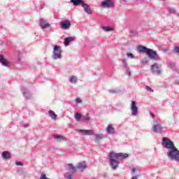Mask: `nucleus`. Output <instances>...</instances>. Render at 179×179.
Masks as SVG:
<instances>
[{"label": "nucleus", "instance_id": "obj_1", "mask_svg": "<svg viewBox=\"0 0 179 179\" xmlns=\"http://www.w3.org/2000/svg\"><path fill=\"white\" fill-rule=\"evenodd\" d=\"M108 156L110 169L113 170H117V169L120 167V159H127V157H128V154H124L122 152L115 153L114 152H110L108 154Z\"/></svg>", "mask_w": 179, "mask_h": 179}, {"label": "nucleus", "instance_id": "obj_2", "mask_svg": "<svg viewBox=\"0 0 179 179\" xmlns=\"http://www.w3.org/2000/svg\"><path fill=\"white\" fill-rule=\"evenodd\" d=\"M137 50L140 52L146 54V55H148L150 59H155V61H159V59H160V57H159V55H157L156 51L150 48H148L146 46L138 45L137 46Z\"/></svg>", "mask_w": 179, "mask_h": 179}, {"label": "nucleus", "instance_id": "obj_3", "mask_svg": "<svg viewBox=\"0 0 179 179\" xmlns=\"http://www.w3.org/2000/svg\"><path fill=\"white\" fill-rule=\"evenodd\" d=\"M152 131L155 134H162L163 132V125L162 122L157 120H155L152 122Z\"/></svg>", "mask_w": 179, "mask_h": 179}, {"label": "nucleus", "instance_id": "obj_4", "mask_svg": "<svg viewBox=\"0 0 179 179\" xmlns=\"http://www.w3.org/2000/svg\"><path fill=\"white\" fill-rule=\"evenodd\" d=\"M62 48L61 46L55 45L53 47V52L52 55V59H61L62 58Z\"/></svg>", "mask_w": 179, "mask_h": 179}, {"label": "nucleus", "instance_id": "obj_5", "mask_svg": "<svg viewBox=\"0 0 179 179\" xmlns=\"http://www.w3.org/2000/svg\"><path fill=\"white\" fill-rule=\"evenodd\" d=\"M162 145L164 148H165V149H168V150H170L176 147V145H174V143H173L171 140L167 137H164L162 138Z\"/></svg>", "mask_w": 179, "mask_h": 179}, {"label": "nucleus", "instance_id": "obj_6", "mask_svg": "<svg viewBox=\"0 0 179 179\" xmlns=\"http://www.w3.org/2000/svg\"><path fill=\"white\" fill-rule=\"evenodd\" d=\"M151 72L153 75L159 76V75H162V65L157 63H154L151 66Z\"/></svg>", "mask_w": 179, "mask_h": 179}, {"label": "nucleus", "instance_id": "obj_7", "mask_svg": "<svg viewBox=\"0 0 179 179\" xmlns=\"http://www.w3.org/2000/svg\"><path fill=\"white\" fill-rule=\"evenodd\" d=\"M130 111H131V115L132 117H136V115H138L139 110L138 109V106H136V101H131V105H130Z\"/></svg>", "mask_w": 179, "mask_h": 179}, {"label": "nucleus", "instance_id": "obj_8", "mask_svg": "<svg viewBox=\"0 0 179 179\" xmlns=\"http://www.w3.org/2000/svg\"><path fill=\"white\" fill-rule=\"evenodd\" d=\"M139 177H141V170H139V169L133 167L131 169V179H139Z\"/></svg>", "mask_w": 179, "mask_h": 179}, {"label": "nucleus", "instance_id": "obj_9", "mask_svg": "<svg viewBox=\"0 0 179 179\" xmlns=\"http://www.w3.org/2000/svg\"><path fill=\"white\" fill-rule=\"evenodd\" d=\"M60 27L63 30H69V27H71V21L69 20L61 21Z\"/></svg>", "mask_w": 179, "mask_h": 179}, {"label": "nucleus", "instance_id": "obj_10", "mask_svg": "<svg viewBox=\"0 0 179 179\" xmlns=\"http://www.w3.org/2000/svg\"><path fill=\"white\" fill-rule=\"evenodd\" d=\"M122 64L123 68L125 69L126 75H127L128 76H131V70L129 69V66H128V63L127 62V59H123L122 60Z\"/></svg>", "mask_w": 179, "mask_h": 179}, {"label": "nucleus", "instance_id": "obj_11", "mask_svg": "<svg viewBox=\"0 0 179 179\" xmlns=\"http://www.w3.org/2000/svg\"><path fill=\"white\" fill-rule=\"evenodd\" d=\"M94 136H95L94 142L96 143H99V142L104 139V138H107V135L103 134H92Z\"/></svg>", "mask_w": 179, "mask_h": 179}, {"label": "nucleus", "instance_id": "obj_12", "mask_svg": "<svg viewBox=\"0 0 179 179\" xmlns=\"http://www.w3.org/2000/svg\"><path fill=\"white\" fill-rule=\"evenodd\" d=\"M106 134L108 135H114L115 134V129L114 126L111 124H109L106 128Z\"/></svg>", "mask_w": 179, "mask_h": 179}, {"label": "nucleus", "instance_id": "obj_13", "mask_svg": "<svg viewBox=\"0 0 179 179\" xmlns=\"http://www.w3.org/2000/svg\"><path fill=\"white\" fill-rule=\"evenodd\" d=\"M77 170H80V171H83L84 170H86L87 169V164H86V162H79L76 165Z\"/></svg>", "mask_w": 179, "mask_h": 179}, {"label": "nucleus", "instance_id": "obj_14", "mask_svg": "<svg viewBox=\"0 0 179 179\" xmlns=\"http://www.w3.org/2000/svg\"><path fill=\"white\" fill-rule=\"evenodd\" d=\"M113 5V0H105L101 3L102 8H111Z\"/></svg>", "mask_w": 179, "mask_h": 179}, {"label": "nucleus", "instance_id": "obj_15", "mask_svg": "<svg viewBox=\"0 0 179 179\" xmlns=\"http://www.w3.org/2000/svg\"><path fill=\"white\" fill-rule=\"evenodd\" d=\"M39 26L41 27V29H47L50 27V24L47 22V20H45L43 18H41L39 22Z\"/></svg>", "mask_w": 179, "mask_h": 179}, {"label": "nucleus", "instance_id": "obj_16", "mask_svg": "<svg viewBox=\"0 0 179 179\" xmlns=\"http://www.w3.org/2000/svg\"><path fill=\"white\" fill-rule=\"evenodd\" d=\"M21 91H22V93L24 97H25V99H27V100H29V99H30V97H31V95L30 94V92L27 88H24V87H22L21 89Z\"/></svg>", "mask_w": 179, "mask_h": 179}, {"label": "nucleus", "instance_id": "obj_17", "mask_svg": "<svg viewBox=\"0 0 179 179\" xmlns=\"http://www.w3.org/2000/svg\"><path fill=\"white\" fill-rule=\"evenodd\" d=\"M82 7L83 8L85 13H87V15H92V8H90V6H89L86 3H83Z\"/></svg>", "mask_w": 179, "mask_h": 179}, {"label": "nucleus", "instance_id": "obj_18", "mask_svg": "<svg viewBox=\"0 0 179 179\" xmlns=\"http://www.w3.org/2000/svg\"><path fill=\"white\" fill-rule=\"evenodd\" d=\"M78 132L79 134H83V135H94L93 130L78 129Z\"/></svg>", "mask_w": 179, "mask_h": 179}, {"label": "nucleus", "instance_id": "obj_19", "mask_svg": "<svg viewBox=\"0 0 179 179\" xmlns=\"http://www.w3.org/2000/svg\"><path fill=\"white\" fill-rule=\"evenodd\" d=\"M0 63L3 66L9 67V63L8 62V60H6V59H5V57L2 55H0Z\"/></svg>", "mask_w": 179, "mask_h": 179}, {"label": "nucleus", "instance_id": "obj_20", "mask_svg": "<svg viewBox=\"0 0 179 179\" xmlns=\"http://www.w3.org/2000/svg\"><path fill=\"white\" fill-rule=\"evenodd\" d=\"M70 2L73 3L74 6H79V5H81V6H83V3H85V1L83 0H70Z\"/></svg>", "mask_w": 179, "mask_h": 179}, {"label": "nucleus", "instance_id": "obj_21", "mask_svg": "<svg viewBox=\"0 0 179 179\" xmlns=\"http://www.w3.org/2000/svg\"><path fill=\"white\" fill-rule=\"evenodd\" d=\"M72 41H75V38L72 36L67 37L64 39V44L65 47H68L70 43H72Z\"/></svg>", "mask_w": 179, "mask_h": 179}, {"label": "nucleus", "instance_id": "obj_22", "mask_svg": "<svg viewBox=\"0 0 179 179\" xmlns=\"http://www.w3.org/2000/svg\"><path fill=\"white\" fill-rule=\"evenodd\" d=\"M69 82L72 85H76L78 82V77L76 76H71L69 78Z\"/></svg>", "mask_w": 179, "mask_h": 179}, {"label": "nucleus", "instance_id": "obj_23", "mask_svg": "<svg viewBox=\"0 0 179 179\" xmlns=\"http://www.w3.org/2000/svg\"><path fill=\"white\" fill-rule=\"evenodd\" d=\"M67 166H69V170L70 171V173H76V171H78V168H76V166H73V164H67Z\"/></svg>", "mask_w": 179, "mask_h": 179}, {"label": "nucleus", "instance_id": "obj_24", "mask_svg": "<svg viewBox=\"0 0 179 179\" xmlns=\"http://www.w3.org/2000/svg\"><path fill=\"white\" fill-rule=\"evenodd\" d=\"M53 138L57 141V142H63V141H65V137L61 135H54Z\"/></svg>", "mask_w": 179, "mask_h": 179}, {"label": "nucleus", "instance_id": "obj_25", "mask_svg": "<svg viewBox=\"0 0 179 179\" xmlns=\"http://www.w3.org/2000/svg\"><path fill=\"white\" fill-rule=\"evenodd\" d=\"M2 157L5 159V160H8L10 159V152L8 151H4L2 152Z\"/></svg>", "mask_w": 179, "mask_h": 179}, {"label": "nucleus", "instance_id": "obj_26", "mask_svg": "<svg viewBox=\"0 0 179 179\" xmlns=\"http://www.w3.org/2000/svg\"><path fill=\"white\" fill-rule=\"evenodd\" d=\"M48 114H49V116L50 117V118H52V120H57V117H58V115H57V114H55V112H54L52 110H50L48 111Z\"/></svg>", "mask_w": 179, "mask_h": 179}, {"label": "nucleus", "instance_id": "obj_27", "mask_svg": "<svg viewBox=\"0 0 179 179\" xmlns=\"http://www.w3.org/2000/svg\"><path fill=\"white\" fill-rule=\"evenodd\" d=\"M102 29L103 31H113L114 28L110 26H103L102 27Z\"/></svg>", "mask_w": 179, "mask_h": 179}, {"label": "nucleus", "instance_id": "obj_28", "mask_svg": "<svg viewBox=\"0 0 179 179\" xmlns=\"http://www.w3.org/2000/svg\"><path fill=\"white\" fill-rule=\"evenodd\" d=\"M75 120H76V121H77V122H79V121H80V120H82V115L79 113H76L75 114Z\"/></svg>", "mask_w": 179, "mask_h": 179}, {"label": "nucleus", "instance_id": "obj_29", "mask_svg": "<svg viewBox=\"0 0 179 179\" xmlns=\"http://www.w3.org/2000/svg\"><path fill=\"white\" fill-rule=\"evenodd\" d=\"M169 13H171L172 15H177V11L174 8H169Z\"/></svg>", "mask_w": 179, "mask_h": 179}, {"label": "nucleus", "instance_id": "obj_30", "mask_svg": "<svg viewBox=\"0 0 179 179\" xmlns=\"http://www.w3.org/2000/svg\"><path fill=\"white\" fill-rule=\"evenodd\" d=\"M148 62H149V59L148 57H144L141 60V64H143V65H146V64H148Z\"/></svg>", "mask_w": 179, "mask_h": 179}, {"label": "nucleus", "instance_id": "obj_31", "mask_svg": "<svg viewBox=\"0 0 179 179\" xmlns=\"http://www.w3.org/2000/svg\"><path fill=\"white\" fill-rule=\"evenodd\" d=\"M127 57L130 59H134V58H135V55H134L132 53H127Z\"/></svg>", "mask_w": 179, "mask_h": 179}, {"label": "nucleus", "instance_id": "obj_32", "mask_svg": "<svg viewBox=\"0 0 179 179\" xmlns=\"http://www.w3.org/2000/svg\"><path fill=\"white\" fill-rule=\"evenodd\" d=\"M81 120L83 121H89V120H90V117H89V115H87L86 116H83Z\"/></svg>", "mask_w": 179, "mask_h": 179}, {"label": "nucleus", "instance_id": "obj_33", "mask_svg": "<svg viewBox=\"0 0 179 179\" xmlns=\"http://www.w3.org/2000/svg\"><path fill=\"white\" fill-rule=\"evenodd\" d=\"M64 178L72 179L73 178V176H72V174H66L64 175Z\"/></svg>", "mask_w": 179, "mask_h": 179}, {"label": "nucleus", "instance_id": "obj_34", "mask_svg": "<svg viewBox=\"0 0 179 179\" xmlns=\"http://www.w3.org/2000/svg\"><path fill=\"white\" fill-rule=\"evenodd\" d=\"M174 52H176L177 54H179V45H175L173 48Z\"/></svg>", "mask_w": 179, "mask_h": 179}, {"label": "nucleus", "instance_id": "obj_35", "mask_svg": "<svg viewBox=\"0 0 179 179\" xmlns=\"http://www.w3.org/2000/svg\"><path fill=\"white\" fill-rule=\"evenodd\" d=\"M137 34H138V31L135 30H132L130 31V36H136Z\"/></svg>", "mask_w": 179, "mask_h": 179}, {"label": "nucleus", "instance_id": "obj_36", "mask_svg": "<svg viewBox=\"0 0 179 179\" xmlns=\"http://www.w3.org/2000/svg\"><path fill=\"white\" fill-rule=\"evenodd\" d=\"M145 90L147 92H151V93H153V89L149 86H145Z\"/></svg>", "mask_w": 179, "mask_h": 179}, {"label": "nucleus", "instance_id": "obj_37", "mask_svg": "<svg viewBox=\"0 0 179 179\" xmlns=\"http://www.w3.org/2000/svg\"><path fill=\"white\" fill-rule=\"evenodd\" d=\"M76 101L77 104H80V103H82V99H80V98H76Z\"/></svg>", "mask_w": 179, "mask_h": 179}, {"label": "nucleus", "instance_id": "obj_38", "mask_svg": "<svg viewBox=\"0 0 179 179\" xmlns=\"http://www.w3.org/2000/svg\"><path fill=\"white\" fill-rule=\"evenodd\" d=\"M16 166H23V162H15Z\"/></svg>", "mask_w": 179, "mask_h": 179}, {"label": "nucleus", "instance_id": "obj_39", "mask_svg": "<svg viewBox=\"0 0 179 179\" xmlns=\"http://www.w3.org/2000/svg\"><path fill=\"white\" fill-rule=\"evenodd\" d=\"M169 66H171V68H172V69H174V68H176V64L175 63H171L169 64Z\"/></svg>", "mask_w": 179, "mask_h": 179}, {"label": "nucleus", "instance_id": "obj_40", "mask_svg": "<svg viewBox=\"0 0 179 179\" xmlns=\"http://www.w3.org/2000/svg\"><path fill=\"white\" fill-rule=\"evenodd\" d=\"M109 93H112V94L117 93V90H109Z\"/></svg>", "mask_w": 179, "mask_h": 179}, {"label": "nucleus", "instance_id": "obj_41", "mask_svg": "<svg viewBox=\"0 0 179 179\" xmlns=\"http://www.w3.org/2000/svg\"><path fill=\"white\" fill-rule=\"evenodd\" d=\"M22 127H24V128H27V127H29V124H23Z\"/></svg>", "mask_w": 179, "mask_h": 179}, {"label": "nucleus", "instance_id": "obj_42", "mask_svg": "<svg viewBox=\"0 0 179 179\" xmlns=\"http://www.w3.org/2000/svg\"><path fill=\"white\" fill-rule=\"evenodd\" d=\"M152 118H155V115L154 114H151Z\"/></svg>", "mask_w": 179, "mask_h": 179}, {"label": "nucleus", "instance_id": "obj_43", "mask_svg": "<svg viewBox=\"0 0 179 179\" xmlns=\"http://www.w3.org/2000/svg\"><path fill=\"white\" fill-rule=\"evenodd\" d=\"M176 16H178V17H179V13H177V14H176Z\"/></svg>", "mask_w": 179, "mask_h": 179}, {"label": "nucleus", "instance_id": "obj_44", "mask_svg": "<svg viewBox=\"0 0 179 179\" xmlns=\"http://www.w3.org/2000/svg\"><path fill=\"white\" fill-rule=\"evenodd\" d=\"M177 85H178V86H179V81L177 83Z\"/></svg>", "mask_w": 179, "mask_h": 179}, {"label": "nucleus", "instance_id": "obj_45", "mask_svg": "<svg viewBox=\"0 0 179 179\" xmlns=\"http://www.w3.org/2000/svg\"><path fill=\"white\" fill-rule=\"evenodd\" d=\"M124 2H125L127 0H122Z\"/></svg>", "mask_w": 179, "mask_h": 179}, {"label": "nucleus", "instance_id": "obj_46", "mask_svg": "<svg viewBox=\"0 0 179 179\" xmlns=\"http://www.w3.org/2000/svg\"><path fill=\"white\" fill-rule=\"evenodd\" d=\"M162 1H166V0H162Z\"/></svg>", "mask_w": 179, "mask_h": 179}]
</instances>
